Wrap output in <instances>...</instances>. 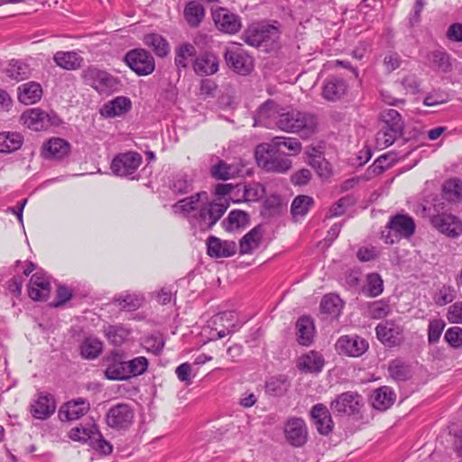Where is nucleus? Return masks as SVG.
<instances>
[{
    "mask_svg": "<svg viewBox=\"0 0 462 462\" xmlns=\"http://www.w3.org/2000/svg\"><path fill=\"white\" fill-rule=\"evenodd\" d=\"M276 126L284 132H301L303 135L309 136L315 132L317 120L315 116L310 113L291 110L279 115Z\"/></svg>",
    "mask_w": 462,
    "mask_h": 462,
    "instance_id": "f257e3e1",
    "label": "nucleus"
},
{
    "mask_svg": "<svg viewBox=\"0 0 462 462\" xmlns=\"http://www.w3.org/2000/svg\"><path fill=\"white\" fill-rule=\"evenodd\" d=\"M228 204L217 201H201L198 215L191 217V226L199 231L210 230L223 217Z\"/></svg>",
    "mask_w": 462,
    "mask_h": 462,
    "instance_id": "f03ea898",
    "label": "nucleus"
},
{
    "mask_svg": "<svg viewBox=\"0 0 462 462\" xmlns=\"http://www.w3.org/2000/svg\"><path fill=\"white\" fill-rule=\"evenodd\" d=\"M82 77L84 82L100 95L109 96L119 91L121 87V81L118 78L96 67H89L85 69Z\"/></svg>",
    "mask_w": 462,
    "mask_h": 462,
    "instance_id": "7ed1b4c3",
    "label": "nucleus"
},
{
    "mask_svg": "<svg viewBox=\"0 0 462 462\" xmlns=\"http://www.w3.org/2000/svg\"><path fill=\"white\" fill-rule=\"evenodd\" d=\"M382 232V238L385 244L393 245L401 238H410L415 232V223L411 217L398 214L390 218Z\"/></svg>",
    "mask_w": 462,
    "mask_h": 462,
    "instance_id": "20e7f679",
    "label": "nucleus"
},
{
    "mask_svg": "<svg viewBox=\"0 0 462 462\" xmlns=\"http://www.w3.org/2000/svg\"><path fill=\"white\" fill-rule=\"evenodd\" d=\"M269 143H260L255 148V159L257 164L266 171L284 173L291 167V162L288 158L276 156L278 151Z\"/></svg>",
    "mask_w": 462,
    "mask_h": 462,
    "instance_id": "39448f33",
    "label": "nucleus"
},
{
    "mask_svg": "<svg viewBox=\"0 0 462 462\" xmlns=\"http://www.w3.org/2000/svg\"><path fill=\"white\" fill-rule=\"evenodd\" d=\"M20 121L24 126L33 131H45L60 123L56 114L46 113L39 107L25 110L21 115Z\"/></svg>",
    "mask_w": 462,
    "mask_h": 462,
    "instance_id": "423d86ee",
    "label": "nucleus"
},
{
    "mask_svg": "<svg viewBox=\"0 0 462 462\" xmlns=\"http://www.w3.org/2000/svg\"><path fill=\"white\" fill-rule=\"evenodd\" d=\"M125 61L139 76L150 75L155 69L152 55L144 49L129 51L125 56Z\"/></svg>",
    "mask_w": 462,
    "mask_h": 462,
    "instance_id": "0eeeda50",
    "label": "nucleus"
},
{
    "mask_svg": "<svg viewBox=\"0 0 462 462\" xmlns=\"http://www.w3.org/2000/svg\"><path fill=\"white\" fill-rule=\"evenodd\" d=\"M142 162V155L136 152L119 153L113 159L110 169L116 176L132 178Z\"/></svg>",
    "mask_w": 462,
    "mask_h": 462,
    "instance_id": "6e6552de",
    "label": "nucleus"
},
{
    "mask_svg": "<svg viewBox=\"0 0 462 462\" xmlns=\"http://www.w3.org/2000/svg\"><path fill=\"white\" fill-rule=\"evenodd\" d=\"M226 65L241 75L249 74L254 69V60L240 46L226 48L224 52Z\"/></svg>",
    "mask_w": 462,
    "mask_h": 462,
    "instance_id": "1a4fd4ad",
    "label": "nucleus"
},
{
    "mask_svg": "<svg viewBox=\"0 0 462 462\" xmlns=\"http://www.w3.org/2000/svg\"><path fill=\"white\" fill-rule=\"evenodd\" d=\"M134 412L127 403L112 406L106 414V424L117 430L128 429L134 421Z\"/></svg>",
    "mask_w": 462,
    "mask_h": 462,
    "instance_id": "9d476101",
    "label": "nucleus"
},
{
    "mask_svg": "<svg viewBox=\"0 0 462 462\" xmlns=\"http://www.w3.org/2000/svg\"><path fill=\"white\" fill-rule=\"evenodd\" d=\"M362 401V396L356 392H346L331 402L330 410L337 415H352L359 411Z\"/></svg>",
    "mask_w": 462,
    "mask_h": 462,
    "instance_id": "9b49d317",
    "label": "nucleus"
},
{
    "mask_svg": "<svg viewBox=\"0 0 462 462\" xmlns=\"http://www.w3.org/2000/svg\"><path fill=\"white\" fill-rule=\"evenodd\" d=\"M403 327L394 320L382 321L375 328L377 338L389 347L400 346L403 342Z\"/></svg>",
    "mask_w": 462,
    "mask_h": 462,
    "instance_id": "f8f14e48",
    "label": "nucleus"
},
{
    "mask_svg": "<svg viewBox=\"0 0 462 462\" xmlns=\"http://www.w3.org/2000/svg\"><path fill=\"white\" fill-rule=\"evenodd\" d=\"M284 437L291 446L294 448L303 447L309 437L304 420L297 417L288 419L284 424Z\"/></svg>",
    "mask_w": 462,
    "mask_h": 462,
    "instance_id": "ddd939ff",
    "label": "nucleus"
},
{
    "mask_svg": "<svg viewBox=\"0 0 462 462\" xmlns=\"http://www.w3.org/2000/svg\"><path fill=\"white\" fill-rule=\"evenodd\" d=\"M212 18L216 27L224 33L236 34L242 28L240 16L225 7L212 10Z\"/></svg>",
    "mask_w": 462,
    "mask_h": 462,
    "instance_id": "4468645a",
    "label": "nucleus"
},
{
    "mask_svg": "<svg viewBox=\"0 0 462 462\" xmlns=\"http://www.w3.org/2000/svg\"><path fill=\"white\" fill-rule=\"evenodd\" d=\"M430 223L440 233L449 237H457L462 234V222L452 214L441 213L433 215Z\"/></svg>",
    "mask_w": 462,
    "mask_h": 462,
    "instance_id": "2eb2a0df",
    "label": "nucleus"
},
{
    "mask_svg": "<svg viewBox=\"0 0 462 462\" xmlns=\"http://www.w3.org/2000/svg\"><path fill=\"white\" fill-rule=\"evenodd\" d=\"M207 199V192H198L194 195L179 200L173 205V210L175 213L182 214L191 225V217L198 215L200 207L199 203Z\"/></svg>",
    "mask_w": 462,
    "mask_h": 462,
    "instance_id": "dca6fc26",
    "label": "nucleus"
},
{
    "mask_svg": "<svg viewBox=\"0 0 462 462\" xmlns=\"http://www.w3.org/2000/svg\"><path fill=\"white\" fill-rule=\"evenodd\" d=\"M336 347L349 356H360L367 350L368 343L358 336H342L337 339Z\"/></svg>",
    "mask_w": 462,
    "mask_h": 462,
    "instance_id": "f3484780",
    "label": "nucleus"
},
{
    "mask_svg": "<svg viewBox=\"0 0 462 462\" xmlns=\"http://www.w3.org/2000/svg\"><path fill=\"white\" fill-rule=\"evenodd\" d=\"M51 292V284L48 277L42 273L32 275L28 286L29 297L37 301L47 300Z\"/></svg>",
    "mask_w": 462,
    "mask_h": 462,
    "instance_id": "a211bd4d",
    "label": "nucleus"
},
{
    "mask_svg": "<svg viewBox=\"0 0 462 462\" xmlns=\"http://www.w3.org/2000/svg\"><path fill=\"white\" fill-rule=\"evenodd\" d=\"M70 143L62 138H51L42 146V156L45 159L60 161L70 153Z\"/></svg>",
    "mask_w": 462,
    "mask_h": 462,
    "instance_id": "6ab92c4d",
    "label": "nucleus"
},
{
    "mask_svg": "<svg viewBox=\"0 0 462 462\" xmlns=\"http://www.w3.org/2000/svg\"><path fill=\"white\" fill-rule=\"evenodd\" d=\"M281 113L274 101L268 100L264 102L257 110L254 117V126H264L273 128L276 126V122Z\"/></svg>",
    "mask_w": 462,
    "mask_h": 462,
    "instance_id": "aec40b11",
    "label": "nucleus"
},
{
    "mask_svg": "<svg viewBox=\"0 0 462 462\" xmlns=\"http://www.w3.org/2000/svg\"><path fill=\"white\" fill-rule=\"evenodd\" d=\"M89 410V403L81 398L66 402L59 411L62 421L76 420L84 416Z\"/></svg>",
    "mask_w": 462,
    "mask_h": 462,
    "instance_id": "412c9836",
    "label": "nucleus"
},
{
    "mask_svg": "<svg viewBox=\"0 0 462 462\" xmlns=\"http://www.w3.org/2000/svg\"><path fill=\"white\" fill-rule=\"evenodd\" d=\"M132 108V101L129 97L120 96L105 103L100 108V114L106 118L122 116Z\"/></svg>",
    "mask_w": 462,
    "mask_h": 462,
    "instance_id": "4be33fe9",
    "label": "nucleus"
},
{
    "mask_svg": "<svg viewBox=\"0 0 462 462\" xmlns=\"http://www.w3.org/2000/svg\"><path fill=\"white\" fill-rule=\"evenodd\" d=\"M310 413L319 433L328 435L333 430L334 423L328 408L322 403H318L312 407Z\"/></svg>",
    "mask_w": 462,
    "mask_h": 462,
    "instance_id": "5701e85b",
    "label": "nucleus"
},
{
    "mask_svg": "<svg viewBox=\"0 0 462 462\" xmlns=\"http://www.w3.org/2000/svg\"><path fill=\"white\" fill-rule=\"evenodd\" d=\"M208 254L212 257H229L236 254V244L234 241L221 240L209 236L207 241Z\"/></svg>",
    "mask_w": 462,
    "mask_h": 462,
    "instance_id": "b1692460",
    "label": "nucleus"
},
{
    "mask_svg": "<svg viewBox=\"0 0 462 462\" xmlns=\"http://www.w3.org/2000/svg\"><path fill=\"white\" fill-rule=\"evenodd\" d=\"M105 376L108 380L123 381L129 379L127 361H124L119 354H114L107 360Z\"/></svg>",
    "mask_w": 462,
    "mask_h": 462,
    "instance_id": "393cba45",
    "label": "nucleus"
},
{
    "mask_svg": "<svg viewBox=\"0 0 462 462\" xmlns=\"http://www.w3.org/2000/svg\"><path fill=\"white\" fill-rule=\"evenodd\" d=\"M193 69L200 76L213 75L218 70V59L212 52H204L195 59Z\"/></svg>",
    "mask_w": 462,
    "mask_h": 462,
    "instance_id": "a878e982",
    "label": "nucleus"
},
{
    "mask_svg": "<svg viewBox=\"0 0 462 462\" xmlns=\"http://www.w3.org/2000/svg\"><path fill=\"white\" fill-rule=\"evenodd\" d=\"M55 409L56 404L52 396L41 394L31 405V413L35 419L45 420L55 411Z\"/></svg>",
    "mask_w": 462,
    "mask_h": 462,
    "instance_id": "bb28decb",
    "label": "nucleus"
},
{
    "mask_svg": "<svg viewBox=\"0 0 462 462\" xmlns=\"http://www.w3.org/2000/svg\"><path fill=\"white\" fill-rule=\"evenodd\" d=\"M347 84L339 78L328 79L322 88V97L328 101H337L346 93Z\"/></svg>",
    "mask_w": 462,
    "mask_h": 462,
    "instance_id": "cd10ccee",
    "label": "nucleus"
},
{
    "mask_svg": "<svg viewBox=\"0 0 462 462\" xmlns=\"http://www.w3.org/2000/svg\"><path fill=\"white\" fill-rule=\"evenodd\" d=\"M325 361L322 356L316 352L310 351L302 355L298 361V368L305 373L318 374L321 372Z\"/></svg>",
    "mask_w": 462,
    "mask_h": 462,
    "instance_id": "c85d7f7f",
    "label": "nucleus"
},
{
    "mask_svg": "<svg viewBox=\"0 0 462 462\" xmlns=\"http://www.w3.org/2000/svg\"><path fill=\"white\" fill-rule=\"evenodd\" d=\"M42 96V86L34 81L22 84L18 88V99L25 105L37 103Z\"/></svg>",
    "mask_w": 462,
    "mask_h": 462,
    "instance_id": "c756f323",
    "label": "nucleus"
},
{
    "mask_svg": "<svg viewBox=\"0 0 462 462\" xmlns=\"http://www.w3.org/2000/svg\"><path fill=\"white\" fill-rule=\"evenodd\" d=\"M53 60L57 66L67 70L78 69L83 63V58L76 51H57Z\"/></svg>",
    "mask_w": 462,
    "mask_h": 462,
    "instance_id": "7c9ffc66",
    "label": "nucleus"
},
{
    "mask_svg": "<svg viewBox=\"0 0 462 462\" xmlns=\"http://www.w3.org/2000/svg\"><path fill=\"white\" fill-rule=\"evenodd\" d=\"M23 136L18 132L0 133V152L11 153L21 148Z\"/></svg>",
    "mask_w": 462,
    "mask_h": 462,
    "instance_id": "2f4dec72",
    "label": "nucleus"
},
{
    "mask_svg": "<svg viewBox=\"0 0 462 462\" xmlns=\"http://www.w3.org/2000/svg\"><path fill=\"white\" fill-rule=\"evenodd\" d=\"M298 341L302 346H310L313 341L314 323L309 317H301L296 323Z\"/></svg>",
    "mask_w": 462,
    "mask_h": 462,
    "instance_id": "473e14b6",
    "label": "nucleus"
},
{
    "mask_svg": "<svg viewBox=\"0 0 462 462\" xmlns=\"http://www.w3.org/2000/svg\"><path fill=\"white\" fill-rule=\"evenodd\" d=\"M183 14L188 24L197 28L204 19L205 8L200 3L190 1L186 5Z\"/></svg>",
    "mask_w": 462,
    "mask_h": 462,
    "instance_id": "72a5a7b5",
    "label": "nucleus"
},
{
    "mask_svg": "<svg viewBox=\"0 0 462 462\" xmlns=\"http://www.w3.org/2000/svg\"><path fill=\"white\" fill-rule=\"evenodd\" d=\"M394 396V393L389 387H380L374 390L372 395V404L376 410L384 411L392 406Z\"/></svg>",
    "mask_w": 462,
    "mask_h": 462,
    "instance_id": "f704fd0d",
    "label": "nucleus"
},
{
    "mask_svg": "<svg viewBox=\"0 0 462 462\" xmlns=\"http://www.w3.org/2000/svg\"><path fill=\"white\" fill-rule=\"evenodd\" d=\"M143 43L151 48L158 57H166L170 52L169 42L158 33L145 34Z\"/></svg>",
    "mask_w": 462,
    "mask_h": 462,
    "instance_id": "c9c22d12",
    "label": "nucleus"
},
{
    "mask_svg": "<svg viewBox=\"0 0 462 462\" xmlns=\"http://www.w3.org/2000/svg\"><path fill=\"white\" fill-rule=\"evenodd\" d=\"M388 372L390 376L397 382H405L412 377L411 365L400 359H394L389 363Z\"/></svg>",
    "mask_w": 462,
    "mask_h": 462,
    "instance_id": "e433bc0d",
    "label": "nucleus"
},
{
    "mask_svg": "<svg viewBox=\"0 0 462 462\" xmlns=\"http://www.w3.org/2000/svg\"><path fill=\"white\" fill-rule=\"evenodd\" d=\"M309 164L320 178L327 179L332 173L329 162L315 148H312V152L309 154Z\"/></svg>",
    "mask_w": 462,
    "mask_h": 462,
    "instance_id": "4c0bfd02",
    "label": "nucleus"
},
{
    "mask_svg": "<svg viewBox=\"0 0 462 462\" xmlns=\"http://www.w3.org/2000/svg\"><path fill=\"white\" fill-rule=\"evenodd\" d=\"M443 197L448 202L457 203L462 200V181L457 178L446 180L442 186Z\"/></svg>",
    "mask_w": 462,
    "mask_h": 462,
    "instance_id": "58836bf2",
    "label": "nucleus"
},
{
    "mask_svg": "<svg viewBox=\"0 0 462 462\" xmlns=\"http://www.w3.org/2000/svg\"><path fill=\"white\" fill-rule=\"evenodd\" d=\"M196 49L191 43L180 44L175 51L174 64L179 70L185 69L189 66V58L195 56Z\"/></svg>",
    "mask_w": 462,
    "mask_h": 462,
    "instance_id": "ea45409f",
    "label": "nucleus"
},
{
    "mask_svg": "<svg viewBox=\"0 0 462 462\" xmlns=\"http://www.w3.org/2000/svg\"><path fill=\"white\" fill-rule=\"evenodd\" d=\"M262 233L259 227H254L240 240V254H246L259 246Z\"/></svg>",
    "mask_w": 462,
    "mask_h": 462,
    "instance_id": "a19ab883",
    "label": "nucleus"
},
{
    "mask_svg": "<svg viewBox=\"0 0 462 462\" xmlns=\"http://www.w3.org/2000/svg\"><path fill=\"white\" fill-rule=\"evenodd\" d=\"M103 350V343L97 337H87L80 346V354L86 359L97 358Z\"/></svg>",
    "mask_w": 462,
    "mask_h": 462,
    "instance_id": "79ce46f5",
    "label": "nucleus"
},
{
    "mask_svg": "<svg viewBox=\"0 0 462 462\" xmlns=\"http://www.w3.org/2000/svg\"><path fill=\"white\" fill-rule=\"evenodd\" d=\"M104 334L111 344L120 346L129 336V330L123 325H108L104 328Z\"/></svg>",
    "mask_w": 462,
    "mask_h": 462,
    "instance_id": "37998d69",
    "label": "nucleus"
},
{
    "mask_svg": "<svg viewBox=\"0 0 462 462\" xmlns=\"http://www.w3.org/2000/svg\"><path fill=\"white\" fill-rule=\"evenodd\" d=\"M430 60L431 66L439 71L448 72L452 69L450 55L442 49L430 52Z\"/></svg>",
    "mask_w": 462,
    "mask_h": 462,
    "instance_id": "c03bdc74",
    "label": "nucleus"
},
{
    "mask_svg": "<svg viewBox=\"0 0 462 462\" xmlns=\"http://www.w3.org/2000/svg\"><path fill=\"white\" fill-rule=\"evenodd\" d=\"M381 117L384 126L392 128L395 134H403L404 123L397 110L386 109L382 112Z\"/></svg>",
    "mask_w": 462,
    "mask_h": 462,
    "instance_id": "a18cd8bd",
    "label": "nucleus"
},
{
    "mask_svg": "<svg viewBox=\"0 0 462 462\" xmlns=\"http://www.w3.org/2000/svg\"><path fill=\"white\" fill-rule=\"evenodd\" d=\"M343 309L342 300L336 294H327L320 302V310L327 313L337 317Z\"/></svg>",
    "mask_w": 462,
    "mask_h": 462,
    "instance_id": "49530a36",
    "label": "nucleus"
},
{
    "mask_svg": "<svg viewBox=\"0 0 462 462\" xmlns=\"http://www.w3.org/2000/svg\"><path fill=\"white\" fill-rule=\"evenodd\" d=\"M238 172L239 170L236 166L227 164L222 160L211 168V175L217 180H226L236 177Z\"/></svg>",
    "mask_w": 462,
    "mask_h": 462,
    "instance_id": "de8ad7c7",
    "label": "nucleus"
},
{
    "mask_svg": "<svg viewBox=\"0 0 462 462\" xmlns=\"http://www.w3.org/2000/svg\"><path fill=\"white\" fill-rule=\"evenodd\" d=\"M314 200L311 197L306 195L297 196L291 206V212L293 217H304L310 208L312 207Z\"/></svg>",
    "mask_w": 462,
    "mask_h": 462,
    "instance_id": "09e8293b",
    "label": "nucleus"
},
{
    "mask_svg": "<svg viewBox=\"0 0 462 462\" xmlns=\"http://www.w3.org/2000/svg\"><path fill=\"white\" fill-rule=\"evenodd\" d=\"M98 429L96 425L90 424L88 426L75 427L69 431V438L75 441H80L84 443H91L92 437L95 432H97Z\"/></svg>",
    "mask_w": 462,
    "mask_h": 462,
    "instance_id": "8fccbe9b",
    "label": "nucleus"
},
{
    "mask_svg": "<svg viewBox=\"0 0 462 462\" xmlns=\"http://www.w3.org/2000/svg\"><path fill=\"white\" fill-rule=\"evenodd\" d=\"M6 74L12 79L21 81L29 78L31 69L24 62L20 60H12L6 69Z\"/></svg>",
    "mask_w": 462,
    "mask_h": 462,
    "instance_id": "3c124183",
    "label": "nucleus"
},
{
    "mask_svg": "<svg viewBox=\"0 0 462 462\" xmlns=\"http://www.w3.org/2000/svg\"><path fill=\"white\" fill-rule=\"evenodd\" d=\"M269 145H273V148L276 151L281 146L287 148L291 154H298L301 151V143L299 140L292 137L277 136L273 138L272 143Z\"/></svg>",
    "mask_w": 462,
    "mask_h": 462,
    "instance_id": "603ef678",
    "label": "nucleus"
},
{
    "mask_svg": "<svg viewBox=\"0 0 462 462\" xmlns=\"http://www.w3.org/2000/svg\"><path fill=\"white\" fill-rule=\"evenodd\" d=\"M445 327L446 323L442 319H433L430 320L427 329L428 342L430 345H435L439 341Z\"/></svg>",
    "mask_w": 462,
    "mask_h": 462,
    "instance_id": "864d4df0",
    "label": "nucleus"
},
{
    "mask_svg": "<svg viewBox=\"0 0 462 462\" xmlns=\"http://www.w3.org/2000/svg\"><path fill=\"white\" fill-rule=\"evenodd\" d=\"M403 134H395L390 127L383 126L376 134L375 141L377 147L384 149L392 145L397 138L402 136Z\"/></svg>",
    "mask_w": 462,
    "mask_h": 462,
    "instance_id": "5fc2aeb1",
    "label": "nucleus"
},
{
    "mask_svg": "<svg viewBox=\"0 0 462 462\" xmlns=\"http://www.w3.org/2000/svg\"><path fill=\"white\" fill-rule=\"evenodd\" d=\"M383 291V282L378 273H369L366 276L365 293L370 297H376Z\"/></svg>",
    "mask_w": 462,
    "mask_h": 462,
    "instance_id": "6e6d98bb",
    "label": "nucleus"
},
{
    "mask_svg": "<svg viewBox=\"0 0 462 462\" xmlns=\"http://www.w3.org/2000/svg\"><path fill=\"white\" fill-rule=\"evenodd\" d=\"M237 191L243 192V199L245 201H256L261 199L264 192V188L260 184H249L237 186Z\"/></svg>",
    "mask_w": 462,
    "mask_h": 462,
    "instance_id": "4d7b16f0",
    "label": "nucleus"
},
{
    "mask_svg": "<svg viewBox=\"0 0 462 462\" xmlns=\"http://www.w3.org/2000/svg\"><path fill=\"white\" fill-rule=\"evenodd\" d=\"M246 221V214L243 211L233 210L226 219L222 221V226L226 231H233L243 226Z\"/></svg>",
    "mask_w": 462,
    "mask_h": 462,
    "instance_id": "13d9d810",
    "label": "nucleus"
},
{
    "mask_svg": "<svg viewBox=\"0 0 462 462\" xmlns=\"http://www.w3.org/2000/svg\"><path fill=\"white\" fill-rule=\"evenodd\" d=\"M115 300L122 310L127 311L135 310L143 304V298L134 294L119 296Z\"/></svg>",
    "mask_w": 462,
    "mask_h": 462,
    "instance_id": "bf43d9fd",
    "label": "nucleus"
},
{
    "mask_svg": "<svg viewBox=\"0 0 462 462\" xmlns=\"http://www.w3.org/2000/svg\"><path fill=\"white\" fill-rule=\"evenodd\" d=\"M129 378L143 374L148 367V360L144 356H138L127 361Z\"/></svg>",
    "mask_w": 462,
    "mask_h": 462,
    "instance_id": "052dcab7",
    "label": "nucleus"
},
{
    "mask_svg": "<svg viewBox=\"0 0 462 462\" xmlns=\"http://www.w3.org/2000/svg\"><path fill=\"white\" fill-rule=\"evenodd\" d=\"M171 189L178 194H185L192 189V180L186 174H178L174 178Z\"/></svg>",
    "mask_w": 462,
    "mask_h": 462,
    "instance_id": "680f3d73",
    "label": "nucleus"
},
{
    "mask_svg": "<svg viewBox=\"0 0 462 462\" xmlns=\"http://www.w3.org/2000/svg\"><path fill=\"white\" fill-rule=\"evenodd\" d=\"M89 446L102 455H109L113 451V446L104 439L99 430L94 433Z\"/></svg>",
    "mask_w": 462,
    "mask_h": 462,
    "instance_id": "e2e57ef3",
    "label": "nucleus"
},
{
    "mask_svg": "<svg viewBox=\"0 0 462 462\" xmlns=\"http://www.w3.org/2000/svg\"><path fill=\"white\" fill-rule=\"evenodd\" d=\"M287 382L282 378L273 377L266 383V392L272 395H282L287 390Z\"/></svg>",
    "mask_w": 462,
    "mask_h": 462,
    "instance_id": "0e129e2a",
    "label": "nucleus"
},
{
    "mask_svg": "<svg viewBox=\"0 0 462 462\" xmlns=\"http://www.w3.org/2000/svg\"><path fill=\"white\" fill-rule=\"evenodd\" d=\"M444 339L452 347H460L462 346V328L459 327L449 328L444 335Z\"/></svg>",
    "mask_w": 462,
    "mask_h": 462,
    "instance_id": "69168bd1",
    "label": "nucleus"
},
{
    "mask_svg": "<svg viewBox=\"0 0 462 462\" xmlns=\"http://www.w3.org/2000/svg\"><path fill=\"white\" fill-rule=\"evenodd\" d=\"M390 311V305L383 300L374 301L369 306V313L374 319H383L386 317Z\"/></svg>",
    "mask_w": 462,
    "mask_h": 462,
    "instance_id": "338daca9",
    "label": "nucleus"
},
{
    "mask_svg": "<svg viewBox=\"0 0 462 462\" xmlns=\"http://www.w3.org/2000/svg\"><path fill=\"white\" fill-rule=\"evenodd\" d=\"M448 319L451 323H462V301H457L449 306Z\"/></svg>",
    "mask_w": 462,
    "mask_h": 462,
    "instance_id": "774afa93",
    "label": "nucleus"
}]
</instances>
